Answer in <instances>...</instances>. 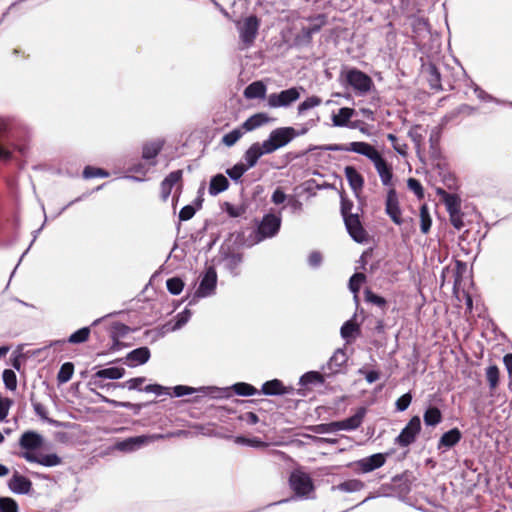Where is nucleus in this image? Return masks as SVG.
<instances>
[{"label":"nucleus","mask_w":512,"mask_h":512,"mask_svg":"<svg viewBox=\"0 0 512 512\" xmlns=\"http://www.w3.org/2000/svg\"><path fill=\"white\" fill-rule=\"evenodd\" d=\"M355 110L349 107L340 108L337 114L332 116V123L335 127H347Z\"/></svg>","instance_id":"obj_29"},{"label":"nucleus","mask_w":512,"mask_h":512,"mask_svg":"<svg viewBox=\"0 0 512 512\" xmlns=\"http://www.w3.org/2000/svg\"><path fill=\"white\" fill-rule=\"evenodd\" d=\"M462 438V434L458 428H453L445 432L439 439L437 449L445 452L454 447Z\"/></svg>","instance_id":"obj_22"},{"label":"nucleus","mask_w":512,"mask_h":512,"mask_svg":"<svg viewBox=\"0 0 512 512\" xmlns=\"http://www.w3.org/2000/svg\"><path fill=\"white\" fill-rule=\"evenodd\" d=\"M365 300L368 303L374 304L378 307L384 308L386 306V300L382 296L374 294L372 291L367 289L365 291Z\"/></svg>","instance_id":"obj_57"},{"label":"nucleus","mask_w":512,"mask_h":512,"mask_svg":"<svg viewBox=\"0 0 512 512\" xmlns=\"http://www.w3.org/2000/svg\"><path fill=\"white\" fill-rule=\"evenodd\" d=\"M270 121L269 116L266 113H256L252 116H250L248 119H246L241 127L244 130V132H251L265 124H267Z\"/></svg>","instance_id":"obj_24"},{"label":"nucleus","mask_w":512,"mask_h":512,"mask_svg":"<svg viewBox=\"0 0 512 512\" xmlns=\"http://www.w3.org/2000/svg\"><path fill=\"white\" fill-rule=\"evenodd\" d=\"M486 378L491 389H495L499 382V369L497 366H489L486 370Z\"/></svg>","instance_id":"obj_51"},{"label":"nucleus","mask_w":512,"mask_h":512,"mask_svg":"<svg viewBox=\"0 0 512 512\" xmlns=\"http://www.w3.org/2000/svg\"><path fill=\"white\" fill-rule=\"evenodd\" d=\"M289 483L297 497H308L314 490L311 477L300 470H295L291 473Z\"/></svg>","instance_id":"obj_8"},{"label":"nucleus","mask_w":512,"mask_h":512,"mask_svg":"<svg viewBox=\"0 0 512 512\" xmlns=\"http://www.w3.org/2000/svg\"><path fill=\"white\" fill-rule=\"evenodd\" d=\"M347 362V355L342 349H338L334 352V354L330 357L327 366L330 370V373H337L340 368Z\"/></svg>","instance_id":"obj_31"},{"label":"nucleus","mask_w":512,"mask_h":512,"mask_svg":"<svg viewBox=\"0 0 512 512\" xmlns=\"http://www.w3.org/2000/svg\"><path fill=\"white\" fill-rule=\"evenodd\" d=\"M190 317L191 311L189 309H185L181 313L177 314L173 330L180 329L182 326H184L189 321Z\"/></svg>","instance_id":"obj_60"},{"label":"nucleus","mask_w":512,"mask_h":512,"mask_svg":"<svg viewBox=\"0 0 512 512\" xmlns=\"http://www.w3.org/2000/svg\"><path fill=\"white\" fill-rule=\"evenodd\" d=\"M145 380H146L145 377L131 378V379L125 381L124 383L120 384L119 386H121L122 388H127L129 390L143 391V388H141V385L145 382Z\"/></svg>","instance_id":"obj_56"},{"label":"nucleus","mask_w":512,"mask_h":512,"mask_svg":"<svg viewBox=\"0 0 512 512\" xmlns=\"http://www.w3.org/2000/svg\"><path fill=\"white\" fill-rule=\"evenodd\" d=\"M342 76L357 96L367 95L374 86L372 78L357 68L347 69Z\"/></svg>","instance_id":"obj_3"},{"label":"nucleus","mask_w":512,"mask_h":512,"mask_svg":"<svg viewBox=\"0 0 512 512\" xmlns=\"http://www.w3.org/2000/svg\"><path fill=\"white\" fill-rule=\"evenodd\" d=\"M74 365L71 362L62 364L57 374V381L59 384L67 383L73 376Z\"/></svg>","instance_id":"obj_39"},{"label":"nucleus","mask_w":512,"mask_h":512,"mask_svg":"<svg viewBox=\"0 0 512 512\" xmlns=\"http://www.w3.org/2000/svg\"><path fill=\"white\" fill-rule=\"evenodd\" d=\"M361 155L367 157L373 164L384 186L393 188V173L391 166L382 157L379 151L367 143L365 149H361Z\"/></svg>","instance_id":"obj_2"},{"label":"nucleus","mask_w":512,"mask_h":512,"mask_svg":"<svg viewBox=\"0 0 512 512\" xmlns=\"http://www.w3.org/2000/svg\"><path fill=\"white\" fill-rule=\"evenodd\" d=\"M343 220L348 234L355 242L364 243L367 241L368 235L362 226L358 213H355V215H348Z\"/></svg>","instance_id":"obj_12"},{"label":"nucleus","mask_w":512,"mask_h":512,"mask_svg":"<svg viewBox=\"0 0 512 512\" xmlns=\"http://www.w3.org/2000/svg\"><path fill=\"white\" fill-rule=\"evenodd\" d=\"M297 137V130L293 127H279L272 130L266 140L263 141L265 151L269 154L274 153L278 149L288 145Z\"/></svg>","instance_id":"obj_4"},{"label":"nucleus","mask_w":512,"mask_h":512,"mask_svg":"<svg viewBox=\"0 0 512 512\" xmlns=\"http://www.w3.org/2000/svg\"><path fill=\"white\" fill-rule=\"evenodd\" d=\"M7 485L11 492L18 495L28 494L32 489L31 480L17 471L9 479Z\"/></svg>","instance_id":"obj_16"},{"label":"nucleus","mask_w":512,"mask_h":512,"mask_svg":"<svg viewBox=\"0 0 512 512\" xmlns=\"http://www.w3.org/2000/svg\"><path fill=\"white\" fill-rule=\"evenodd\" d=\"M241 262L242 256L240 254H233L226 259V266L234 276L238 275L237 268Z\"/></svg>","instance_id":"obj_54"},{"label":"nucleus","mask_w":512,"mask_h":512,"mask_svg":"<svg viewBox=\"0 0 512 512\" xmlns=\"http://www.w3.org/2000/svg\"><path fill=\"white\" fill-rule=\"evenodd\" d=\"M439 194L442 195V199L449 214L460 211L461 204L457 195L442 190L439 191Z\"/></svg>","instance_id":"obj_33"},{"label":"nucleus","mask_w":512,"mask_h":512,"mask_svg":"<svg viewBox=\"0 0 512 512\" xmlns=\"http://www.w3.org/2000/svg\"><path fill=\"white\" fill-rule=\"evenodd\" d=\"M89 335H90V328L89 327H83V328L75 331L74 333H72L69 336L67 341L69 343H72V344L84 343V342H86L88 340Z\"/></svg>","instance_id":"obj_44"},{"label":"nucleus","mask_w":512,"mask_h":512,"mask_svg":"<svg viewBox=\"0 0 512 512\" xmlns=\"http://www.w3.org/2000/svg\"><path fill=\"white\" fill-rule=\"evenodd\" d=\"M300 98L299 89L292 87L281 91L280 93H272L267 97V105L270 108L288 107Z\"/></svg>","instance_id":"obj_10"},{"label":"nucleus","mask_w":512,"mask_h":512,"mask_svg":"<svg viewBox=\"0 0 512 512\" xmlns=\"http://www.w3.org/2000/svg\"><path fill=\"white\" fill-rule=\"evenodd\" d=\"M421 430V420L419 416H413L400 434L395 438L394 443L400 447H408L415 442L417 435Z\"/></svg>","instance_id":"obj_9"},{"label":"nucleus","mask_w":512,"mask_h":512,"mask_svg":"<svg viewBox=\"0 0 512 512\" xmlns=\"http://www.w3.org/2000/svg\"><path fill=\"white\" fill-rule=\"evenodd\" d=\"M266 91L267 87L262 81H255L245 88L244 96L247 99H264Z\"/></svg>","instance_id":"obj_27"},{"label":"nucleus","mask_w":512,"mask_h":512,"mask_svg":"<svg viewBox=\"0 0 512 512\" xmlns=\"http://www.w3.org/2000/svg\"><path fill=\"white\" fill-rule=\"evenodd\" d=\"M427 69L429 74L428 81L430 87L435 90H442L441 73L439 69L434 64H430Z\"/></svg>","instance_id":"obj_38"},{"label":"nucleus","mask_w":512,"mask_h":512,"mask_svg":"<svg viewBox=\"0 0 512 512\" xmlns=\"http://www.w3.org/2000/svg\"><path fill=\"white\" fill-rule=\"evenodd\" d=\"M265 146L260 142H255L249 146V148L244 152V166L249 170L256 166L258 160L266 154H269L268 151H265Z\"/></svg>","instance_id":"obj_14"},{"label":"nucleus","mask_w":512,"mask_h":512,"mask_svg":"<svg viewBox=\"0 0 512 512\" xmlns=\"http://www.w3.org/2000/svg\"><path fill=\"white\" fill-rule=\"evenodd\" d=\"M26 133V126L18 119L0 116V159L8 160L11 158V152L4 147L3 142L22 139Z\"/></svg>","instance_id":"obj_1"},{"label":"nucleus","mask_w":512,"mask_h":512,"mask_svg":"<svg viewBox=\"0 0 512 512\" xmlns=\"http://www.w3.org/2000/svg\"><path fill=\"white\" fill-rule=\"evenodd\" d=\"M289 391L290 390L283 385L282 381L278 379L266 381L265 383H263L261 388V392L264 395L269 396L284 395L289 393Z\"/></svg>","instance_id":"obj_26"},{"label":"nucleus","mask_w":512,"mask_h":512,"mask_svg":"<svg viewBox=\"0 0 512 512\" xmlns=\"http://www.w3.org/2000/svg\"><path fill=\"white\" fill-rule=\"evenodd\" d=\"M182 170H176L170 172L165 178V185L169 184L170 187H174L176 184H179L182 179Z\"/></svg>","instance_id":"obj_59"},{"label":"nucleus","mask_w":512,"mask_h":512,"mask_svg":"<svg viewBox=\"0 0 512 512\" xmlns=\"http://www.w3.org/2000/svg\"><path fill=\"white\" fill-rule=\"evenodd\" d=\"M432 220L426 205L420 208V228L423 234H427L431 228Z\"/></svg>","instance_id":"obj_45"},{"label":"nucleus","mask_w":512,"mask_h":512,"mask_svg":"<svg viewBox=\"0 0 512 512\" xmlns=\"http://www.w3.org/2000/svg\"><path fill=\"white\" fill-rule=\"evenodd\" d=\"M309 20L311 21V24L308 27H303L301 30V37L307 43L311 41L313 34L319 32L320 29L326 24L327 18L324 14H318Z\"/></svg>","instance_id":"obj_21"},{"label":"nucleus","mask_w":512,"mask_h":512,"mask_svg":"<svg viewBox=\"0 0 512 512\" xmlns=\"http://www.w3.org/2000/svg\"><path fill=\"white\" fill-rule=\"evenodd\" d=\"M412 401V395L410 393H406L397 399L395 405L396 409L400 412L405 411Z\"/></svg>","instance_id":"obj_62"},{"label":"nucleus","mask_w":512,"mask_h":512,"mask_svg":"<svg viewBox=\"0 0 512 512\" xmlns=\"http://www.w3.org/2000/svg\"><path fill=\"white\" fill-rule=\"evenodd\" d=\"M345 177L351 189L357 194L363 189L364 178L353 166H346L344 169Z\"/></svg>","instance_id":"obj_23"},{"label":"nucleus","mask_w":512,"mask_h":512,"mask_svg":"<svg viewBox=\"0 0 512 512\" xmlns=\"http://www.w3.org/2000/svg\"><path fill=\"white\" fill-rule=\"evenodd\" d=\"M281 216L272 213L265 214L257 226L255 240L257 243L277 235L281 227Z\"/></svg>","instance_id":"obj_6"},{"label":"nucleus","mask_w":512,"mask_h":512,"mask_svg":"<svg viewBox=\"0 0 512 512\" xmlns=\"http://www.w3.org/2000/svg\"><path fill=\"white\" fill-rule=\"evenodd\" d=\"M366 280V276L363 273H355L349 280V289L354 294V300L358 303V291L362 283Z\"/></svg>","instance_id":"obj_40"},{"label":"nucleus","mask_w":512,"mask_h":512,"mask_svg":"<svg viewBox=\"0 0 512 512\" xmlns=\"http://www.w3.org/2000/svg\"><path fill=\"white\" fill-rule=\"evenodd\" d=\"M125 374V369L124 368H121V367H109V368H104V369H101V370H98L94 375H93V378L94 379H111V380H116V379H120L124 376Z\"/></svg>","instance_id":"obj_32"},{"label":"nucleus","mask_w":512,"mask_h":512,"mask_svg":"<svg viewBox=\"0 0 512 512\" xmlns=\"http://www.w3.org/2000/svg\"><path fill=\"white\" fill-rule=\"evenodd\" d=\"M385 206L386 213L389 215L392 221L395 224L400 225L402 223L401 209L399 206L398 196L394 188L389 189Z\"/></svg>","instance_id":"obj_15"},{"label":"nucleus","mask_w":512,"mask_h":512,"mask_svg":"<svg viewBox=\"0 0 512 512\" xmlns=\"http://www.w3.org/2000/svg\"><path fill=\"white\" fill-rule=\"evenodd\" d=\"M206 390H210L211 392H216L217 394L215 397H228L229 392L228 389H218L216 387H200V388H193L185 385H177L173 388V395L175 397H182L185 395H190L195 392H202L205 393Z\"/></svg>","instance_id":"obj_17"},{"label":"nucleus","mask_w":512,"mask_h":512,"mask_svg":"<svg viewBox=\"0 0 512 512\" xmlns=\"http://www.w3.org/2000/svg\"><path fill=\"white\" fill-rule=\"evenodd\" d=\"M423 418L425 425L436 426L442 421V414L437 407H429L425 411Z\"/></svg>","instance_id":"obj_37"},{"label":"nucleus","mask_w":512,"mask_h":512,"mask_svg":"<svg viewBox=\"0 0 512 512\" xmlns=\"http://www.w3.org/2000/svg\"><path fill=\"white\" fill-rule=\"evenodd\" d=\"M150 356L151 354L148 347H140L130 351L125 358V362L128 366L135 367L148 362Z\"/></svg>","instance_id":"obj_20"},{"label":"nucleus","mask_w":512,"mask_h":512,"mask_svg":"<svg viewBox=\"0 0 512 512\" xmlns=\"http://www.w3.org/2000/svg\"><path fill=\"white\" fill-rule=\"evenodd\" d=\"M359 331H360L359 325L356 324L353 321V319H350L342 325L340 334H341V337L348 342L349 338H351L354 335V333H359Z\"/></svg>","instance_id":"obj_41"},{"label":"nucleus","mask_w":512,"mask_h":512,"mask_svg":"<svg viewBox=\"0 0 512 512\" xmlns=\"http://www.w3.org/2000/svg\"><path fill=\"white\" fill-rule=\"evenodd\" d=\"M109 173L101 168L87 166L83 170V177L85 179H91L96 177H108Z\"/></svg>","instance_id":"obj_53"},{"label":"nucleus","mask_w":512,"mask_h":512,"mask_svg":"<svg viewBox=\"0 0 512 512\" xmlns=\"http://www.w3.org/2000/svg\"><path fill=\"white\" fill-rule=\"evenodd\" d=\"M366 414L364 407L359 408L356 413L344 420H341V428L345 431H353L360 427Z\"/></svg>","instance_id":"obj_25"},{"label":"nucleus","mask_w":512,"mask_h":512,"mask_svg":"<svg viewBox=\"0 0 512 512\" xmlns=\"http://www.w3.org/2000/svg\"><path fill=\"white\" fill-rule=\"evenodd\" d=\"M196 213V209L192 205L184 206L179 212V220L187 221L190 220Z\"/></svg>","instance_id":"obj_63"},{"label":"nucleus","mask_w":512,"mask_h":512,"mask_svg":"<svg viewBox=\"0 0 512 512\" xmlns=\"http://www.w3.org/2000/svg\"><path fill=\"white\" fill-rule=\"evenodd\" d=\"M167 290L173 295H179L184 287L183 281L178 277L170 278L166 281Z\"/></svg>","instance_id":"obj_49"},{"label":"nucleus","mask_w":512,"mask_h":512,"mask_svg":"<svg viewBox=\"0 0 512 512\" xmlns=\"http://www.w3.org/2000/svg\"><path fill=\"white\" fill-rule=\"evenodd\" d=\"M43 443V436L32 430L24 432L19 439V446L25 450L24 452L33 453L35 450L41 448Z\"/></svg>","instance_id":"obj_13"},{"label":"nucleus","mask_w":512,"mask_h":512,"mask_svg":"<svg viewBox=\"0 0 512 512\" xmlns=\"http://www.w3.org/2000/svg\"><path fill=\"white\" fill-rule=\"evenodd\" d=\"M153 438L154 437L145 436V435L130 437L123 441L117 442L115 445V448L117 450L123 451V452H132V451L139 449L144 444L151 441Z\"/></svg>","instance_id":"obj_19"},{"label":"nucleus","mask_w":512,"mask_h":512,"mask_svg":"<svg viewBox=\"0 0 512 512\" xmlns=\"http://www.w3.org/2000/svg\"><path fill=\"white\" fill-rule=\"evenodd\" d=\"M3 382L8 390L14 391L17 388V377L13 370L5 369L3 371Z\"/></svg>","instance_id":"obj_48"},{"label":"nucleus","mask_w":512,"mask_h":512,"mask_svg":"<svg viewBox=\"0 0 512 512\" xmlns=\"http://www.w3.org/2000/svg\"><path fill=\"white\" fill-rule=\"evenodd\" d=\"M229 187V181L223 174L213 176L209 183L208 192L211 196H216Z\"/></svg>","instance_id":"obj_28"},{"label":"nucleus","mask_w":512,"mask_h":512,"mask_svg":"<svg viewBox=\"0 0 512 512\" xmlns=\"http://www.w3.org/2000/svg\"><path fill=\"white\" fill-rule=\"evenodd\" d=\"M217 285V273L213 266L206 268L203 275H201L200 283L197 290L194 293L193 299L190 300V304L194 303L196 299L205 298L213 295Z\"/></svg>","instance_id":"obj_7"},{"label":"nucleus","mask_w":512,"mask_h":512,"mask_svg":"<svg viewBox=\"0 0 512 512\" xmlns=\"http://www.w3.org/2000/svg\"><path fill=\"white\" fill-rule=\"evenodd\" d=\"M163 147V142L161 140H155L149 143L144 144L142 149V157L145 160L154 159Z\"/></svg>","instance_id":"obj_35"},{"label":"nucleus","mask_w":512,"mask_h":512,"mask_svg":"<svg viewBox=\"0 0 512 512\" xmlns=\"http://www.w3.org/2000/svg\"><path fill=\"white\" fill-rule=\"evenodd\" d=\"M31 403H32V407H33V410H34L35 414L37 416H39L42 420H44V421H46V422H48L50 424H56L57 423L56 421H54V420H52V419H50L48 417L47 409H46V407L43 404H41L39 402H36V401H33L32 399H31Z\"/></svg>","instance_id":"obj_50"},{"label":"nucleus","mask_w":512,"mask_h":512,"mask_svg":"<svg viewBox=\"0 0 512 512\" xmlns=\"http://www.w3.org/2000/svg\"><path fill=\"white\" fill-rule=\"evenodd\" d=\"M388 456H390V453H376L357 460L355 462L356 470L363 474L372 472L382 467L386 463Z\"/></svg>","instance_id":"obj_11"},{"label":"nucleus","mask_w":512,"mask_h":512,"mask_svg":"<svg viewBox=\"0 0 512 512\" xmlns=\"http://www.w3.org/2000/svg\"><path fill=\"white\" fill-rule=\"evenodd\" d=\"M322 100L318 96H310L298 105V114L302 115L306 111L321 105Z\"/></svg>","instance_id":"obj_43"},{"label":"nucleus","mask_w":512,"mask_h":512,"mask_svg":"<svg viewBox=\"0 0 512 512\" xmlns=\"http://www.w3.org/2000/svg\"><path fill=\"white\" fill-rule=\"evenodd\" d=\"M367 142H351L349 144H330L325 147L327 151H347L361 155V149H365Z\"/></svg>","instance_id":"obj_30"},{"label":"nucleus","mask_w":512,"mask_h":512,"mask_svg":"<svg viewBox=\"0 0 512 512\" xmlns=\"http://www.w3.org/2000/svg\"><path fill=\"white\" fill-rule=\"evenodd\" d=\"M0 512H19V505L13 498L0 497Z\"/></svg>","instance_id":"obj_46"},{"label":"nucleus","mask_w":512,"mask_h":512,"mask_svg":"<svg viewBox=\"0 0 512 512\" xmlns=\"http://www.w3.org/2000/svg\"><path fill=\"white\" fill-rule=\"evenodd\" d=\"M388 140L391 142L393 149L400 155L405 156L407 154V144L400 142L394 134L387 135Z\"/></svg>","instance_id":"obj_55"},{"label":"nucleus","mask_w":512,"mask_h":512,"mask_svg":"<svg viewBox=\"0 0 512 512\" xmlns=\"http://www.w3.org/2000/svg\"><path fill=\"white\" fill-rule=\"evenodd\" d=\"M244 134H245V132L242 129V127L241 126L237 127L235 129H233L232 131L226 133L222 137L221 143L227 147H232L242 138V136Z\"/></svg>","instance_id":"obj_36"},{"label":"nucleus","mask_w":512,"mask_h":512,"mask_svg":"<svg viewBox=\"0 0 512 512\" xmlns=\"http://www.w3.org/2000/svg\"><path fill=\"white\" fill-rule=\"evenodd\" d=\"M408 188L414 192V194L418 198H422L424 196V189L421 183L415 178H409L407 181Z\"/></svg>","instance_id":"obj_61"},{"label":"nucleus","mask_w":512,"mask_h":512,"mask_svg":"<svg viewBox=\"0 0 512 512\" xmlns=\"http://www.w3.org/2000/svg\"><path fill=\"white\" fill-rule=\"evenodd\" d=\"M248 169L242 162L235 164L233 167L226 170V174L235 182H238L241 177L247 172Z\"/></svg>","instance_id":"obj_47"},{"label":"nucleus","mask_w":512,"mask_h":512,"mask_svg":"<svg viewBox=\"0 0 512 512\" xmlns=\"http://www.w3.org/2000/svg\"><path fill=\"white\" fill-rule=\"evenodd\" d=\"M232 389L239 396H253L258 393V390L253 385L245 382L235 383Z\"/></svg>","instance_id":"obj_42"},{"label":"nucleus","mask_w":512,"mask_h":512,"mask_svg":"<svg viewBox=\"0 0 512 512\" xmlns=\"http://www.w3.org/2000/svg\"><path fill=\"white\" fill-rule=\"evenodd\" d=\"M239 38L243 45V49L249 48L253 45L260 26V21L255 15H250L245 18L242 22L239 21L236 24Z\"/></svg>","instance_id":"obj_5"},{"label":"nucleus","mask_w":512,"mask_h":512,"mask_svg":"<svg viewBox=\"0 0 512 512\" xmlns=\"http://www.w3.org/2000/svg\"><path fill=\"white\" fill-rule=\"evenodd\" d=\"M20 456L27 462L37 463L45 467H54L61 463V458L54 453L37 456L31 452H22Z\"/></svg>","instance_id":"obj_18"},{"label":"nucleus","mask_w":512,"mask_h":512,"mask_svg":"<svg viewBox=\"0 0 512 512\" xmlns=\"http://www.w3.org/2000/svg\"><path fill=\"white\" fill-rule=\"evenodd\" d=\"M322 379V376L320 373L316 372V371H310V372H307L305 373L300 381L303 383V384H310V383H315L317 381H321Z\"/></svg>","instance_id":"obj_64"},{"label":"nucleus","mask_w":512,"mask_h":512,"mask_svg":"<svg viewBox=\"0 0 512 512\" xmlns=\"http://www.w3.org/2000/svg\"><path fill=\"white\" fill-rule=\"evenodd\" d=\"M342 430L340 421L320 424L315 427L316 433H334Z\"/></svg>","instance_id":"obj_52"},{"label":"nucleus","mask_w":512,"mask_h":512,"mask_svg":"<svg viewBox=\"0 0 512 512\" xmlns=\"http://www.w3.org/2000/svg\"><path fill=\"white\" fill-rule=\"evenodd\" d=\"M13 402L11 399L2 397L0 395V421H6L9 410L12 406Z\"/></svg>","instance_id":"obj_58"},{"label":"nucleus","mask_w":512,"mask_h":512,"mask_svg":"<svg viewBox=\"0 0 512 512\" xmlns=\"http://www.w3.org/2000/svg\"><path fill=\"white\" fill-rule=\"evenodd\" d=\"M365 487L364 482L359 479H349L336 486L332 487V490H339L346 493H352L362 490Z\"/></svg>","instance_id":"obj_34"}]
</instances>
